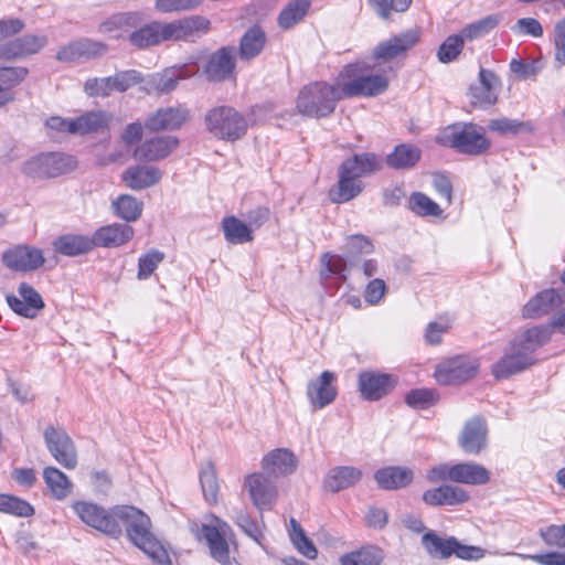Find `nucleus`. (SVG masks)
<instances>
[{"instance_id": "nucleus-1", "label": "nucleus", "mask_w": 565, "mask_h": 565, "mask_svg": "<svg viewBox=\"0 0 565 565\" xmlns=\"http://www.w3.org/2000/svg\"><path fill=\"white\" fill-rule=\"evenodd\" d=\"M551 338L550 327H534L515 337L504 349L503 355L491 366L497 380L509 379L535 363V351Z\"/></svg>"}, {"instance_id": "nucleus-2", "label": "nucleus", "mask_w": 565, "mask_h": 565, "mask_svg": "<svg viewBox=\"0 0 565 565\" xmlns=\"http://www.w3.org/2000/svg\"><path fill=\"white\" fill-rule=\"evenodd\" d=\"M118 522L126 526L129 540L142 550L157 565H171L163 545L150 532L151 522L147 514L132 505H118L115 512Z\"/></svg>"}, {"instance_id": "nucleus-3", "label": "nucleus", "mask_w": 565, "mask_h": 565, "mask_svg": "<svg viewBox=\"0 0 565 565\" xmlns=\"http://www.w3.org/2000/svg\"><path fill=\"white\" fill-rule=\"evenodd\" d=\"M380 63L356 62L349 64L338 75L344 98L356 96H375L385 92L388 81L383 73Z\"/></svg>"}, {"instance_id": "nucleus-4", "label": "nucleus", "mask_w": 565, "mask_h": 565, "mask_svg": "<svg viewBox=\"0 0 565 565\" xmlns=\"http://www.w3.org/2000/svg\"><path fill=\"white\" fill-rule=\"evenodd\" d=\"M344 98L338 79L334 85L327 82H313L306 85L298 94L296 106L307 117L323 118L330 116L337 103Z\"/></svg>"}, {"instance_id": "nucleus-5", "label": "nucleus", "mask_w": 565, "mask_h": 565, "mask_svg": "<svg viewBox=\"0 0 565 565\" xmlns=\"http://www.w3.org/2000/svg\"><path fill=\"white\" fill-rule=\"evenodd\" d=\"M444 138L449 147L470 156H480L491 146L484 128L473 122L452 125L445 131Z\"/></svg>"}, {"instance_id": "nucleus-6", "label": "nucleus", "mask_w": 565, "mask_h": 565, "mask_svg": "<svg viewBox=\"0 0 565 565\" xmlns=\"http://www.w3.org/2000/svg\"><path fill=\"white\" fill-rule=\"evenodd\" d=\"M71 508L87 526L114 539H118L122 534V529L115 513L118 505L107 510L97 503L77 500L72 503Z\"/></svg>"}, {"instance_id": "nucleus-7", "label": "nucleus", "mask_w": 565, "mask_h": 565, "mask_svg": "<svg viewBox=\"0 0 565 565\" xmlns=\"http://www.w3.org/2000/svg\"><path fill=\"white\" fill-rule=\"evenodd\" d=\"M207 130L218 139L237 140L247 130V121L236 109L230 106H218L205 115Z\"/></svg>"}, {"instance_id": "nucleus-8", "label": "nucleus", "mask_w": 565, "mask_h": 565, "mask_svg": "<svg viewBox=\"0 0 565 565\" xmlns=\"http://www.w3.org/2000/svg\"><path fill=\"white\" fill-rule=\"evenodd\" d=\"M77 166L73 156L49 152L34 156L23 163L22 171L31 178H56L72 172Z\"/></svg>"}, {"instance_id": "nucleus-9", "label": "nucleus", "mask_w": 565, "mask_h": 565, "mask_svg": "<svg viewBox=\"0 0 565 565\" xmlns=\"http://www.w3.org/2000/svg\"><path fill=\"white\" fill-rule=\"evenodd\" d=\"M479 370L477 359L457 355L436 365L434 376L441 385H458L475 377Z\"/></svg>"}, {"instance_id": "nucleus-10", "label": "nucleus", "mask_w": 565, "mask_h": 565, "mask_svg": "<svg viewBox=\"0 0 565 565\" xmlns=\"http://www.w3.org/2000/svg\"><path fill=\"white\" fill-rule=\"evenodd\" d=\"M142 76L135 70L121 71L114 76L88 78L84 84V92L89 97H107L111 92H126L140 83Z\"/></svg>"}, {"instance_id": "nucleus-11", "label": "nucleus", "mask_w": 565, "mask_h": 565, "mask_svg": "<svg viewBox=\"0 0 565 565\" xmlns=\"http://www.w3.org/2000/svg\"><path fill=\"white\" fill-rule=\"evenodd\" d=\"M232 533L230 525L216 516H212L209 523L202 524L200 536L203 537L210 548L212 557L221 564L230 565V550L227 537Z\"/></svg>"}, {"instance_id": "nucleus-12", "label": "nucleus", "mask_w": 565, "mask_h": 565, "mask_svg": "<svg viewBox=\"0 0 565 565\" xmlns=\"http://www.w3.org/2000/svg\"><path fill=\"white\" fill-rule=\"evenodd\" d=\"M44 440L50 454L61 466L66 469H74L77 466L76 447L64 429L47 427L44 430Z\"/></svg>"}, {"instance_id": "nucleus-13", "label": "nucleus", "mask_w": 565, "mask_h": 565, "mask_svg": "<svg viewBox=\"0 0 565 565\" xmlns=\"http://www.w3.org/2000/svg\"><path fill=\"white\" fill-rule=\"evenodd\" d=\"M253 504L260 512L271 510L278 499V489L270 477L262 472L248 475L244 480Z\"/></svg>"}, {"instance_id": "nucleus-14", "label": "nucleus", "mask_w": 565, "mask_h": 565, "mask_svg": "<svg viewBox=\"0 0 565 565\" xmlns=\"http://www.w3.org/2000/svg\"><path fill=\"white\" fill-rule=\"evenodd\" d=\"M235 62V47L223 46L209 56L206 63L202 67V74L209 82H224L233 76Z\"/></svg>"}, {"instance_id": "nucleus-15", "label": "nucleus", "mask_w": 565, "mask_h": 565, "mask_svg": "<svg viewBox=\"0 0 565 565\" xmlns=\"http://www.w3.org/2000/svg\"><path fill=\"white\" fill-rule=\"evenodd\" d=\"M209 30L210 21L200 15H192L164 23L167 41H195L198 38L207 33Z\"/></svg>"}, {"instance_id": "nucleus-16", "label": "nucleus", "mask_w": 565, "mask_h": 565, "mask_svg": "<svg viewBox=\"0 0 565 565\" xmlns=\"http://www.w3.org/2000/svg\"><path fill=\"white\" fill-rule=\"evenodd\" d=\"M6 300L12 311L28 319H34L45 306L42 296L26 282L19 285L18 296L8 295Z\"/></svg>"}, {"instance_id": "nucleus-17", "label": "nucleus", "mask_w": 565, "mask_h": 565, "mask_svg": "<svg viewBox=\"0 0 565 565\" xmlns=\"http://www.w3.org/2000/svg\"><path fill=\"white\" fill-rule=\"evenodd\" d=\"M42 250L28 245H18L2 255L3 264L17 271H31L40 268L44 264Z\"/></svg>"}, {"instance_id": "nucleus-18", "label": "nucleus", "mask_w": 565, "mask_h": 565, "mask_svg": "<svg viewBox=\"0 0 565 565\" xmlns=\"http://www.w3.org/2000/svg\"><path fill=\"white\" fill-rule=\"evenodd\" d=\"M393 375L376 371H363L359 374V390L366 401H379L395 386Z\"/></svg>"}, {"instance_id": "nucleus-19", "label": "nucleus", "mask_w": 565, "mask_h": 565, "mask_svg": "<svg viewBox=\"0 0 565 565\" xmlns=\"http://www.w3.org/2000/svg\"><path fill=\"white\" fill-rule=\"evenodd\" d=\"M107 45L90 39H81L62 46L56 54L61 62L75 63L83 60H90L106 53Z\"/></svg>"}, {"instance_id": "nucleus-20", "label": "nucleus", "mask_w": 565, "mask_h": 565, "mask_svg": "<svg viewBox=\"0 0 565 565\" xmlns=\"http://www.w3.org/2000/svg\"><path fill=\"white\" fill-rule=\"evenodd\" d=\"M179 145V140L172 136H158L146 139L134 151L132 156L138 161L151 162L164 159Z\"/></svg>"}, {"instance_id": "nucleus-21", "label": "nucleus", "mask_w": 565, "mask_h": 565, "mask_svg": "<svg viewBox=\"0 0 565 565\" xmlns=\"http://www.w3.org/2000/svg\"><path fill=\"white\" fill-rule=\"evenodd\" d=\"M47 44L46 35L25 34L0 46V56L15 60L39 53Z\"/></svg>"}, {"instance_id": "nucleus-22", "label": "nucleus", "mask_w": 565, "mask_h": 565, "mask_svg": "<svg viewBox=\"0 0 565 565\" xmlns=\"http://www.w3.org/2000/svg\"><path fill=\"white\" fill-rule=\"evenodd\" d=\"M565 300V292L551 288L531 298L523 307V317L536 319L556 310Z\"/></svg>"}, {"instance_id": "nucleus-23", "label": "nucleus", "mask_w": 565, "mask_h": 565, "mask_svg": "<svg viewBox=\"0 0 565 565\" xmlns=\"http://www.w3.org/2000/svg\"><path fill=\"white\" fill-rule=\"evenodd\" d=\"M334 381L333 372L323 371L319 377L308 383L307 396L312 406L323 408L335 399L338 392Z\"/></svg>"}, {"instance_id": "nucleus-24", "label": "nucleus", "mask_w": 565, "mask_h": 565, "mask_svg": "<svg viewBox=\"0 0 565 565\" xmlns=\"http://www.w3.org/2000/svg\"><path fill=\"white\" fill-rule=\"evenodd\" d=\"M488 429L486 422L480 417L469 419L460 434L459 445L470 455H478L487 447Z\"/></svg>"}, {"instance_id": "nucleus-25", "label": "nucleus", "mask_w": 565, "mask_h": 565, "mask_svg": "<svg viewBox=\"0 0 565 565\" xmlns=\"http://www.w3.org/2000/svg\"><path fill=\"white\" fill-rule=\"evenodd\" d=\"M188 118L189 110L185 107L161 108L147 118L145 127L151 131L174 130L180 128Z\"/></svg>"}, {"instance_id": "nucleus-26", "label": "nucleus", "mask_w": 565, "mask_h": 565, "mask_svg": "<svg viewBox=\"0 0 565 565\" xmlns=\"http://www.w3.org/2000/svg\"><path fill=\"white\" fill-rule=\"evenodd\" d=\"M423 501L430 507L458 505L469 501L467 490L452 484H441L423 493Z\"/></svg>"}, {"instance_id": "nucleus-27", "label": "nucleus", "mask_w": 565, "mask_h": 565, "mask_svg": "<svg viewBox=\"0 0 565 565\" xmlns=\"http://www.w3.org/2000/svg\"><path fill=\"white\" fill-rule=\"evenodd\" d=\"M381 168L382 161L379 156L372 152H363L344 160L338 171L360 180L362 177L370 175Z\"/></svg>"}, {"instance_id": "nucleus-28", "label": "nucleus", "mask_w": 565, "mask_h": 565, "mask_svg": "<svg viewBox=\"0 0 565 565\" xmlns=\"http://www.w3.org/2000/svg\"><path fill=\"white\" fill-rule=\"evenodd\" d=\"M134 228L128 224L114 223L98 228L93 235L94 247H118L129 242Z\"/></svg>"}, {"instance_id": "nucleus-29", "label": "nucleus", "mask_w": 565, "mask_h": 565, "mask_svg": "<svg viewBox=\"0 0 565 565\" xmlns=\"http://www.w3.org/2000/svg\"><path fill=\"white\" fill-rule=\"evenodd\" d=\"M419 40L418 32L407 31L380 43L374 51V60L388 61L412 49Z\"/></svg>"}, {"instance_id": "nucleus-30", "label": "nucleus", "mask_w": 565, "mask_h": 565, "mask_svg": "<svg viewBox=\"0 0 565 565\" xmlns=\"http://www.w3.org/2000/svg\"><path fill=\"white\" fill-rule=\"evenodd\" d=\"M162 172L152 166L136 164L127 168L122 173L125 184L136 191H140L157 184Z\"/></svg>"}, {"instance_id": "nucleus-31", "label": "nucleus", "mask_w": 565, "mask_h": 565, "mask_svg": "<svg viewBox=\"0 0 565 565\" xmlns=\"http://www.w3.org/2000/svg\"><path fill=\"white\" fill-rule=\"evenodd\" d=\"M374 479L384 490H397L413 482L414 472L408 467L388 466L376 470Z\"/></svg>"}, {"instance_id": "nucleus-32", "label": "nucleus", "mask_w": 565, "mask_h": 565, "mask_svg": "<svg viewBox=\"0 0 565 565\" xmlns=\"http://www.w3.org/2000/svg\"><path fill=\"white\" fill-rule=\"evenodd\" d=\"M498 77L492 71L481 68L479 72V83L470 87L471 103L476 106L488 107L497 102L494 87Z\"/></svg>"}, {"instance_id": "nucleus-33", "label": "nucleus", "mask_w": 565, "mask_h": 565, "mask_svg": "<svg viewBox=\"0 0 565 565\" xmlns=\"http://www.w3.org/2000/svg\"><path fill=\"white\" fill-rule=\"evenodd\" d=\"M362 478V471L353 466H339L329 470L323 486L330 492H339L356 484Z\"/></svg>"}, {"instance_id": "nucleus-34", "label": "nucleus", "mask_w": 565, "mask_h": 565, "mask_svg": "<svg viewBox=\"0 0 565 565\" xmlns=\"http://www.w3.org/2000/svg\"><path fill=\"white\" fill-rule=\"evenodd\" d=\"M263 469L271 476H286L297 468L295 455L285 448H278L267 454L262 462Z\"/></svg>"}, {"instance_id": "nucleus-35", "label": "nucleus", "mask_w": 565, "mask_h": 565, "mask_svg": "<svg viewBox=\"0 0 565 565\" xmlns=\"http://www.w3.org/2000/svg\"><path fill=\"white\" fill-rule=\"evenodd\" d=\"M113 119L111 114L105 110H90L73 118L74 135H88L103 132L106 130Z\"/></svg>"}, {"instance_id": "nucleus-36", "label": "nucleus", "mask_w": 565, "mask_h": 565, "mask_svg": "<svg viewBox=\"0 0 565 565\" xmlns=\"http://www.w3.org/2000/svg\"><path fill=\"white\" fill-rule=\"evenodd\" d=\"M26 67H0V108L15 100L13 87L20 85L28 76Z\"/></svg>"}, {"instance_id": "nucleus-37", "label": "nucleus", "mask_w": 565, "mask_h": 565, "mask_svg": "<svg viewBox=\"0 0 565 565\" xmlns=\"http://www.w3.org/2000/svg\"><path fill=\"white\" fill-rule=\"evenodd\" d=\"M53 246L57 253L68 257H74L94 249V242L92 236L82 234H64L54 241Z\"/></svg>"}, {"instance_id": "nucleus-38", "label": "nucleus", "mask_w": 565, "mask_h": 565, "mask_svg": "<svg viewBox=\"0 0 565 565\" xmlns=\"http://www.w3.org/2000/svg\"><path fill=\"white\" fill-rule=\"evenodd\" d=\"M491 479V472L482 465L473 461H463L456 463L455 481L456 483L467 486H484Z\"/></svg>"}, {"instance_id": "nucleus-39", "label": "nucleus", "mask_w": 565, "mask_h": 565, "mask_svg": "<svg viewBox=\"0 0 565 565\" xmlns=\"http://www.w3.org/2000/svg\"><path fill=\"white\" fill-rule=\"evenodd\" d=\"M164 41L167 40L163 22H151L134 31L129 35L130 44L138 49L158 45Z\"/></svg>"}, {"instance_id": "nucleus-40", "label": "nucleus", "mask_w": 565, "mask_h": 565, "mask_svg": "<svg viewBox=\"0 0 565 565\" xmlns=\"http://www.w3.org/2000/svg\"><path fill=\"white\" fill-rule=\"evenodd\" d=\"M338 175L339 180L337 185L329 192L330 200L333 203L349 202L363 191V183L361 180H355L340 171H338Z\"/></svg>"}, {"instance_id": "nucleus-41", "label": "nucleus", "mask_w": 565, "mask_h": 565, "mask_svg": "<svg viewBox=\"0 0 565 565\" xmlns=\"http://www.w3.org/2000/svg\"><path fill=\"white\" fill-rule=\"evenodd\" d=\"M420 154L422 152L416 146L401 143L386 157V163L396 170L411 169L419 161Z\"/></svg>"}, {"instance_id": "nucleus-42", "label": "nucleus", "mask_w": 565, "mask_h": 565, "mask_svg": "<svg viewBox=\"0 0 565 565\" xmlns=\"http://www.w3.org/2000/svg\"><path fill=\"white\" fill-rule=\"evenodd\" d=\"M222 230L225 239L234 245L249 243L254 239L252 228L236 216L224 217Z\"/></svg>"}, {"instance_id": "nucleus-43", "label": "nucleus", "mask_w": 565, "mask_h": 565, "mask_svg": "<svg viewBox=\"0 0 565 565\" xmlns=\"http://www.w3.org/2000/svg\"><path fill=\"white\" fill-rule=\"evenodd\" d=\"M43 479L56 500L65 499L73 489V483L67 476L55 467H46L43 470Z\"/></svg>"}, {"instance_id": "nucleus-44", "label": "nucleus", "mask_w": 565, "mask_h": 565, "mask_svg": "<svg viewBox=\"0 0 565 565\" xmlns=\"http://www.w3.org/2000/svg\"><path fill=\"white\" fill-rule=\"evenodd\" d=\"M266 36L264 31L254 26L248 29L239 43V56L242 60H252L256 57L264 49Z\"/></svg>"}, {"instance_id": "nucleus-45", "label": "nucleus", "mask_w": 565, "mask_h": 565, "mask_svg": "<svg viewBox=\"0 0 565 565\" xmlns=\"http://www.w3.org/2000/svg\"><path fill=\"white\" fill-rule=\"evenodd\" d=\"M422 543L430 556L448 558L454 554L457 540L455 537L441 539L430 531L423 535Z\"/></svg>"}, {"instance_id": "nucleus-46", "label": "nucleus", "mask_w": 565, "mask_h": 565, "mask_svg": "<svg viewBox=\"0 0 565 565\" xmlns=\"http://www.w3.org/2000/svg\"><path fill=\"white\" fill-rule=\"evenodd\" d=\"M113 209L119 218L135 222L141 216L143 203L130 194H121L113 202Z\"/></svg>"}, {"instance_id": "nucleus-47", "label": "nucleus", "mask_w": 565, "mask_h": 565, "mask_svg": "<svg viewBox=\"0 0 565 565\" xmlns=\"http://www.w3.org/2000/svg\"><path fill=\"white\" fill-rule=\"evenodd\" d=\"M384 559L383 551L376 546H365L356 552L343 555L341 565H381Z\"/></svg>"}, {"instance_id": "nucleus-48", "label": "nucleus", "mask_w": 565, "mask_h": 565, "mask_svg": "<svg viewBox=\"0 0 565 565\" xmlns=\"http://www.w3.org/2000/svg\"><path fill=\"white\" fill-rule=\"evenodd\" d=\"M311 6L310 0H292L278 17V24L282 29H289L300 22L308 13Z\"/></svg>"}, {"instance_id": "nucleus-49", "label": "nucleus", "mask_w": 565, "mask_h": 565, "mask_svg": "<svg viewBox=\"0 0 565 565\" xmlns=\"http://www.w3.org/2000/svg\"><path fill=\"white\" fill-rule=\"evenodd\" d=\"M288 532L294 546L301 555L309 559H315L317 557V547L312 541L307 537L301 525L294 518L290 519V527Z\"/></svg>"}, {"instance_id": "nucleus-50", "label": "nucleus", "mask_w": 565, "mask_h": 565, "mask_svg": "<svg viewBox=\"0 0 565 565\" xmlns=\"http://www.w3.org/2000/svg\"><path fill=\"white\" fill-rule=\"evenodd\" d=\"M501 21L500 14L487 15L478 21L467 24L460 34L465 41H473L489 34Z\"/></svg>"}, {"instance_id": "nucleus-51", "label": "nucleus", "mask_w": 565, "mask_h": 565, "mask_svg": "<svg viewBox=\"0 0 565 565\" xmlns=\"http://www.w3.org/2000/svg\"><path fill=\"white\" fill-rule=\"evenodd\" d=\"M408 207L420 216H440L443 214L440 206L422 192H414L411 195Z\"/></svg>"}, {"instance_id": "nucleus-52", "label": "nucleus", "mask_w": 565, "mask_h": 565, "mask_svg": "<svg viewBox=\"0 0 565 565\" xmlns=\"http://www.w3.org/2000/svg\"><path fill=\"white\" fill-rule=\"evenodd\" d=\"M439 398L438 393L431 388H415L405 396V403L416 409H427L435 405Z\"/></svg>"}, {"instance_id": "nucleus-53", "label": "nucleus", "mask_w": 565, "mask_h": 565, "mask_svg": "<svg viewBox=\"0 0 565 565\" xmlns=\"http://www.w3.org/2000/svg\"><path fill=\"white\" fill-rule=\"evenodd\" d=\"M200 482L206 502L210 504L216 503L218 494V482L213 465L209 463L205 468L202 469L200 473Z\"/></svg>"}, {"instance_id": "nucleus-54", "label": "nucleus", "mask_w": 565, "mask_h": 565, "mask_svg": "<svg viewBox=\"0 0 565 565\" xmlns=\"http://www.w3.org/2000/svg\"><path fill=\"white\" fill-rule=\"evenodd\" d=\"M0 511L15 516H30L34 513L29 502L9 494H0Z\"/></svg>"}, {"instance_id": "nucleus-55", "label": "nucleus", "mask_w": 565, "mask_h": 565, "mask_svg": "<svg viewBox=\"0 0 565 565\" xmlns=\"http://www.w3.org/2000/svg\"><path fill=\"white\" fill-rule=\"evenodd\" d=\"M488 127L500 135H518L532 129L530 122L505 117L490 120Z\"/></svg>"}, {"instance_id": "nucleus-56", "label": "nucleus", "mask_w": 565, "mask_h": 565, "mask_svg": "<svg viewBox=\"0 0 565 565\" xmlns=\"http://www.w3.org/2000/svg\"><path fill=\"white\" fill-rule=\"evenodd\" d=\"M465 44L462 35L454 34L449 35L439 46L437 56L441 63H449L457 58L461 53Z\"/></svg>"}, {"instance_id": "nucleus-57", "label": "nucleus", "mask_w": 565, "mask_h": 565, "mask_svg": "<svg viewBox=\"0 0 565 565\" xmlns=\"http://www.w3.org/2000/svg\"><path fill=\"white\" fill-rule=\"evenodd\" d=\"M163 259L164 254L158 249H151L140 256L138 260L137 278L140 280L148 279Z\"/></svg>"}, {"instance_id": "nucleus-58", "label": "nucleus", "mask_w": 565, "mask_h": 565, "mask_svg": "<svg viewBox=\"0 0 565 565\" xmlns=\"http://www.w3.org/2000/svg\"><path fill=\"white\" fill-rule=\"evenodd\" d=\"M196 71L198 70H190L185 65L177 70L167 71L160 78L157 87L161 92H170L177 87L180 79L190 78Z\"/></svg>"}, {"instance_id": "nucleus-59", "label": "nucleus", "mask_w": 565, "mask_h": 565, "mask_svg": "<svg viewBox=\"0 0 565 565\" xmlns=\"http://www.w3.org/2000/svg\"><path fill=\"white\" fill-rule=\"evenodd\" d=\"M451 328V321L447 317H439L437 320L431 321L425 329V341L430 345L441 343L443 334L448 332Z\"/></svg>"}, {"instance_id": "nucleus-60", "label": "nucleus", "mask_w": 565, "mask_h": 565, "mask_svg": "<svg viewBox=\"0 0 565 565\" xmlns=\"http://www.w3.org/2000/svg\"><path fill=\"white\" fill-rule=\"evenodd\" d=\"M540 537L548 546L565 548V524H552L547 527L540 529Z\"/></svg>"}, {"instance_id": "nucleus-61", "label": "nucleus", "mask_w": 565, "mask_h": 565, "mask_svg": "<svg viewBox=\"0 0 565 565\" xmlns=\"http://www.w3.org/2000/svg\"><path fill=\"white\" fill-rule=\"evenodd\" d=\"M322 270L321 275L326 273L331 275H337L344 278V273L347 271V262L343 257L339 255H333L330 253H326L321 257Z\"/></svg>"}, {"instance_id": "nucleus-62", "label": "nucleus", "mask_w": 565, "mask_h": 565, "mask_svg": "<svg viewBox=\"0 0 565 565\" xmlns=\"http://www.w3.org/2000/svg\"><path fill=\"white\" fill-rule=\"evenodd\" d=\"M235 523L239 529L255 542L260 543L263 537L259 525L245 511L241 510L235 516Z\"/></svg>"}, {"instance_id": "nucleus-63", "label": "nucleus", "mask_w": 565, "mask_h": 565, "mask_svg": "<svg viewBox=\"0 0 565 565\" xmlns=\"http://www.w3.org/2000/svg\"><path fill=\"white\" fill-rule=\"evenodd\" d=\"M522 559H532L540 565H565V552H548L545 554H521L513 553Z\"/></svg>"}, {"instance_id": "nucleus-64", "label": "nucleus", "mask_w": 565, "mask_h": 565, "mask_svg": "<svg viewBox=\"0 0 565 565\" xmlns=\"http://www.w3.org/2000/svg\"><path fill=\"white\" fill-rule=\"evenodd\" d=\"M555 63L561 68L565 65V18L555 25Z\"/></svg>"}]
</instances>
